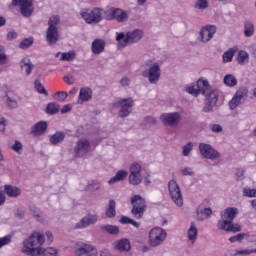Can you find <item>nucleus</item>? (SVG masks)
<instances>
[{"mask_svg":"<svg viewBox=\"0 0 256 256\" xmlns=\"http://www.w3.org/2000/svg\"><path fill=\"white\" fill-rule=\"evenodd\" d=\"M224 83L228 87H235L237 85V79L232 74H227L224 77Z\"/></svg>","mask_w":256,"mask_h":256,"instance_id":"473e14b6","label":"nucleus"},{"mask_svg":"<svg viewBox=\"0 0 256 256\" xmlns=\"http://www.w3.org/2000/svg\"><path fill=\"white\" fill-rule=\"evenodd\" d=\"M1 65H6L7 67L11 66V60L7 58L5 53H1Z\"/></svg>","mask_w":256,"mask_h":256,"instance_id":"603ef678","label":"nucleus"},{"mask_svg":"<svg viewBox=\"0 0 256 256\" xmlns=\"http://www.w3.org/2000/svg\"><path fill=\"white\" fill-rule=\"evenodd\" d=\"M142 31L141 30H134L132 32H127L126 36L124 33H117V42H119L120 44L122 43V46L125 47L128 43H136L138 41H140V39L142 38Z\"/></svg>","mask_w":256,"mask_h":256,"instance_id":"0eeeda50","label":"nucleus"},{"mask_svg":"<svg viewBox=\"0 0 256 256\" xmlns=\"http://www.w3.org/2000/svg\"><path fill=\"white\" fill-rule=\"evenodd\" d=\"M234 55H235V50L233 48H230L226 52H224V54H223L224 63L231 62Z\"/></svg>","mask_w":256,"mask_h":256,"instance_id":"e433bc0d","label":"nucleus"},{"mask_svg":"<svg viewBox=\"0 0 256 256\" xmlns=\"http://www.w3.org/2000/svg\"><path fill=\"white\" fill-rule=\"evenodd\" d=\"M64 138H65L64 132L57 131L56 133L50 136L49 141L52 145H57L61 143L64 140Z\"/></svg>","mask_w":256,"mask_h":256,"instance_id":"a878e982","label":"nucleus"},{"mask_svg":"<svg viewBox=\"0 0 256 256\" xmlns=\"http://www.w3.org/2000/svg\"><path fill=\"white\" fill-rule=\"evenodd\" d=\"M166 236L167 234L163 228H152V230L149 232V243L152 247H157L163 243Z\"/></svg>","mask_w":256,"mask_h":256,"instance_id":"6e6552de","label":"nucleus"},{"mask_svg":"<svg viewBox=\"0 0 256 256\" xmlns=\"http://www.w3.org/2000/svg\"><path fill=\"white\" fill-rule=\"evenodd\" d=\"M253 253L256 254V249L255 250H237L235 255L248 256Z\"/></svg>","mask_w":256,"mask_h":256,"instance_id":"3c124183","label":"nucleus"},{"mask_svg":"<svg viewBox=\"0 0 256 256\" xmlns=\"http://www.w3.org/2000/svg\"><path fill=\"white\" fill-rule=\"evenodd\" d=\"M76 58V53L74 51H68L62 53L61 60L71 62Z\"/></svg>","mask_w":256,"mask_h":256,"instance_id":"4c0bfd02","label":"nucleus"},{"mask_svg":"<svg viewBox=\"0 0 256 256\" xmlns=\"http://www.w3.org/2000/svg\"><path fill=\"white\" fill-rule=\"evenodd\" d=\"M238 213V208H226L222 214V220L218 221V228L233 233L240 232L241 226L232 222Z\"/></svg>","mask_w":256,"mask_h":256,"instance_id":"7ed1b4c3","label":"nucleus"},{"mask_svg":"<svg viewBox=\"0 0 256 256\" xmlns=\"http://www.w3.org/2000/svg\"><path fill=\"white\" fill-rule=\"evenodd\" d=\"M169 193L173 202L181 207L183 205V196L181 194V190L175 180H170L168 184Z\"/></svg>","mask_w":256,"mask_h":256,"instance_id":"9d476101","label":"nucleus"},{"mask_svg":"<svg viewBox=\"0 0 256 256\" xmlns=\"http://www.w3.org/2000/svg\"><path fill=\"white\" fill-rule=\"evenodd\" d=\"M127 175H128V172H125V170H119L117 172V174H115V176H113V178H111L109 180L108 183L109 184H114V183H117L119 181H123V180L126 179Z\"/></svg>","mask_w":256,"mask_h":256,"instance_id":"bb28decb","label":"nucleus"},{"mask_svg":"<svg viewBox=\"0 0 256 256\" xmlns=\"http://www.w3.org/2000/svg\"><path fill=\"white\" fill-rule=\"evenodd\" d=\"M92 98V89L89 87H83L79 92V100L82 102H88Z\"/></svg>","mask_w":256,"mask_h":256,"instance_id":"b1692460","label":"nucleus"},{"mask_svg":"<svg viewBox=\"0 0 256 256\" xmlns=\"http://www.w3.org/2000/svg\"><path fill=\"white\" fill-rule=\"evenodd\" d=\"M9 243H11V235L1 238V246L8 245Z\"/></svg>","mask_w":256,"mask_h":256,"instance_id":"5fc2aeb1","label":"nucleus"},{"mask_svg":"<svg viewBox=\"0 0 256 256\" xmlns=\"http://www.w3.org/2000/svg\"><path fill=\"white\" fill-rule=\"evenodd\" d=\"M249 55L246 51H240L238 54V63L244 64L246 61H248Z\"/></svg>","mask_w":256,"mask_h":256,"instance_id":"37998d69","label":"nucleus"},{"mask_svg":"<svg viewBox=\"0 0 256 256\" xmlns=\"http://www.w3.org/2000/svg\"><path fill=\"white\" fill-rule=\"evenodd\" d=\"M60 23V17L58 15H53L48 21V28L46 30V41L49 45H54L59 39V33L57 25Z\"/></svg>","mask_w":256,"mask_h":256,"instance_id":"20e7f679","label":"nucleus"},{"mask_svg":"<svg viewBox=\"0 0 256 256\" xmlns=\"http://www.w3.org/2000/svg\"><path fill=\"white\" fill-rule=\"evenodd\" d=\"M105 49V41L102 39H95L92 43L91 50L95 55H99L104 52Z\"/></svg>","mask_w":256,"mask_h":256,"instance_id":"412c9836","label":"nucleus"},{"mask_svg":"<svg viewBox=\"0 0 256 256\" xmlns=\"http://www.w3.org/2000/svg\"><path fill=\"white\" fill-rule=\"evenodd\" d=\"M44 241L43 234L34 232L28 240H24L22 252L28 256H56L55 248H39Z\"/></svg>","mask_w":256,"mask_h":256,"instance_id":"f257e3e1","label":"nucleus"},{"mask_svg":"<svg viewBox=\"0 0 256 256\" xmlns=\"http://www.w3.org/2000/svg\"><path fill=\"white\" fill-rule=\"evenodd\" d=\"M58 102H63L68 97V93L65 91H58L55 93Z\"/></svg>","mask_w":256,"mask_h":256,"instance_id":"c03bdc74","label":"nucleus"},{"mask_svg":"<svg viewBox=\"0 0 256 256\" xmlns=\"http://www.w3.org/2000/svg\"><path fill=\"white\" fill-rule=\"evenodd\" d=\"M33 45V37L30 38H25L23 39L20 44H19V48L20 49H28L29 47H31Z\"/></svg>","mask_w":256,"mask_h":256,"instance_id":"a19ab883","label":"nucleus"},{"mask_svg":"<svg viewBox=\"0 0 256 256\" xmlns=\"http://www.w3.org/2000/svg\"><path fill=\"white\" fill-rule=\"evenodd\" d=\"M63 81H64L66 84H68V85H73L75 79H74V77H73L72 75H66V76H64Z\"/></svg>","mask_w":256,"mask_h":256,"instance_id":"864d4df0","label":"nucleus"},{"mask_svg":"<svg viewBox=\"0 0 256 256\" xmlns=\"http://www.w3.org/2000/svg\"><path fill=\"white\" fill-rule=\"evenodd\" d=\"M142 170V166L141 164H139L138 162H134L132 163V165L130 166V174L131 175H141L140 171Z\"/></svg>","mask_w":256,"mask_h":256,"instance_id":"58836bf2","label":"nucleus"},{"mask_svg":"<svg viewBox=\"0 0 256 256\" xmlns=\"http://www.w3.org/2000/svg\"><path fill=\"white\" fill-rule=\"evenodd\" d=\"M242 99L243 95L237 92L236 96H234L232 100L229 102L230 109L235 110L240 105Z\"/></svg>","mask_w":256,"mask_h":256,"instance_id":"c756f323","label":"nucleus"},{"mask_svg":"<svg viewBox=\"0 0 256 256\" xmlns=\"http://www.w3.org/2000/svg\"><path fill=\"white\" fill-rule=\"evenodd\" d=\"M196 8L200 10H205L208 8V1L207 0H198L196 3Z\"/></svg>","mask_w":256,"mask_h":256,"instance_id":"49530a36","label":"nucleus"},{"mask_svg":"<svg viewBox=\"0 0 256 256\" xmlns=\"http://www.w3.org/2000/svg\"><path fill=\"white\" fill-rule=\"evenodd\" d=\"M72 109V107L70 106V104H66L63 106V108L61 109V113L64 114V113H68L70 112Z\"/></svg>","mask_w":256,"mask_h":256,"instance_id":"bf43d9fd","label":"nucleus"},{"mask_svg":"<svg viewBox=\"0 0 256 256\" xmlns=\"http://www.w3.org/2000/svg\"><path fill=\"white\" fill-rule=\"evenodd\" d=\"M199 150L201 155L206 159L214 160L219 157L218 151L212 148L209 144L200 143Z\"/></svg>","mask_w":256,"mask_h":256,"instance_id":"dca6fc26","label":"nucleus"},{"mask_svg":"<svg viewBox=\"0 0 256 256\" xmlns=\"http://www.w3.org/2000/svg\"><path fill=\"white\" fill-rule=\"evenodd\" d=\"M212 131H213V132H217V133L221 132V131H222L221 125H219V124H213V125H212Z\"/></svg>","mask_w":256,"mask_h":256,"instance_id":"052dcab7","label":"nucleus"},{"mask_svg":"<svg viewBox=\"0 0 256 256\" xmlns=\"http://www.w3.org/2000/svg\"><path fill=\"white\" fill-rule=\"evenodd\" d=\"M97 220H98V216H96V214H88L87 216H84V218L76 224L75 229L86 228L89 225L95 224Z\"/></svg>","mask_w":256,"mask_h":256,"instance_id":"a211bd4d","label":"nucleus"},{"mask_svg":"<svg viewBox=\"0 0 256 256\" xmlns=\"http://www.w3.org/2000/svg\"><path fill=\"white\" fill-rule=\"evenodd\" d=\"M197 233H198V230L197 228L195 227V224H191L189 230H188V238L189 240L194 243L197 239Z\"/></svg>","mask_w":256,"mask_h":256,"instance_id":"72a5a7b5","label":"nucleus"},{"mask_svg":"<svg viewBox=\"0 0 256 256\" xmlns=\"http://www.w3.org/2000/svg\"><path fill=\"white\" fill-rule=\"evenodd\" d=\"M15 39H17V32L9 31L8 34H7V40L8 41H13Z\"/></svg>","mask_w":256,"mask_h":256,"instance_id":"6e6d98bb","label":"nucleus"},{"mask_svg":"<svg viewBox=\"0 0 256 256\" xmlns=\"http://www.w3.org/2000/svg\"><path fill=\"white\" fill-rule=\"evenodd\" d=\"M129 182L131 185L137 186L142 182L141 174H130Z\"/></svg>","mask_w":256,"mask_h":256,"instance_id":"c9c22d12","label":"nucleus"},{"mask_svg":"<svg viewBox=\"0 0 256 256\" xmlns=\"http://www.w3.org/2000/svg\"><path fill=\"white\" fill-rule=\"evenodd\" d=\"M77 256H97L96 248L90 244H83L76 252Z\"/></svg>","mask_w":256,"mask_h":256,"instance_id":"aec40b11","label":"nucleus"},{"mask_svg":"<svg viewBox=\"0 0 256 256\" xmlns=\"http://www.w3.org/2000/svg\"><path fill=\"white\" fill-rule=\"evenodd\" d=\"M197 214L198 219L202 221L212 215V210L211 208H204V210H202V206H199V208H197Z\"/></svg>","mask_w":256,"mask_h":256,"instance_id":"c85d7f7f","label":"nucleus"},{"mask_svg":"<svg viewBox=\"0 0 256 256\" xmlns=\"http://www.w3.org/2000/svg\"><path fill=\"white\" fill-rule=\"evenodd\" d=\"M247 234H237V236H231V238H229V241L231 242V243H235V242H241L244 238H245V236H246Z\"/></svg>","mask_w":256,"mask_h":256,"instance_id":"09e8293b","label":"nucleus"},{"mask_svg":"<svg viewBox=\"0 0 256 256\" xmlns=\"http://www.w3.org/2000/svg\"><path fill=\"white\" fill-rule=\"evenodd\" d=\"M13 6L20 7V13L23 17L29 18L33 15L35 8L33 7V0H12Z\"/></svg>","mask_w":256,"mask_h":256,"instance_id":"1a4fd4ad","label":"nucleus"},{"mask_svg":"<svg viewBox=\"0 0 256 256\" xmlns=\"http://www.w3.org/2000/svg\"><path fill=\"white\" fill-rule=\"evenodd\" d=\"M120 222H121L122 224H130L131 218H128V216H122Z\"/></svg>","mask_w":256,"mask_h":256,"instance_id":"0e129e2a","label":"nucleus"},{"mask_svg":"<svg viewBox=\"0 0 256 256\" xmlns=\"http://www.w3.org/2000/svg\"><path fill=\"white\" fill-rule=\"evenodd\" d=\"M120 106V117H127L132 112V107L134 106V101L131 97L123 98L118 101Z\"/></svg>","mask_w":256,"mask_h":256,"instance_id":"ddd939ff","label":"nucleus"},{"mask_svg":"<svg viewBox=\"0 0 256 256\" xmlns=\"http://www.w3.org/2000/svg\"><path fill=\"white\" fill-rule=\"evenodd\" d=\"M59 109L60 107L58 104L51 102V103H48L46 107V113L50 115H55L59 112Z\"/></svg>","mask_w":256,"mask_h":256,"instance_id":"f704fd0d","label":"nucleus"},{"mask_svg":"<svg viewBox=\"0 0 256 256\" xmlns=\"http://www.w3.org/2000/svg\"><path fill=\"white\" fill-rule=\"evenodd\" d=\"M193 144L192 142H188L186 145L183 146V155L188 156L192 151Z\"/></svg>","mask_w":256,"mask_h":256,"instance_id":"8fccbe9b","label":"nucleus"},{"mask_svg":"<svg viewBox=\"0 0 256 256\" xmlns=\"http://www.w3.org/2000/svg\"><path fill=\"white\" fill-rule=\"evenodd\" d=\"M47 129V123L45 121L37 122L31 130V133L36 136H41Z\"/></svg>","mask_w":256,"mask_h":256,"instance_id":"5701e85b","label":"nucleus"},{"mask_svg":"<svg viewBox=\"0 0 256 256\" xmlns=\"http://www.w3.org/2000/svg\"><path fill=\"white\" fill-rule=\"evenodd\" d=\"M34 86H35L36 91H37L39 94H43V95H45V96H48V92L46 91V89L44 88V86L41 84V81H40V80H35V81H34Z\"/></svg>","mask_w":256,"mask_h":256,"instance_id":"ea45409f","label":"nucleus"},{"mask_svg":"<svg viewBox=\"0 0 256 256\" xmlns=\"http://www.w3.org/2000/svg\"><path fill=\"white\" fill-rule=\"evenodd\" d=\"M90 142L86 138H81L77 141L74 152L77 157H83L90 151Z\"/></svg>","mask_w":256,"mask_h":256,"instance_id":"4468645a","label":"nucleus"},{"mask_svg":"<svg viewBox=\"0 0 256 256\" xmlns=\"http://www.w3.org/2000/svg\"><path fill=\"white\" fill-rule=\"evenodd\" d=\"M18 99L19 96H17L13 90L6 91V95L3 97V101L9 109H15L19 106L17 102Z\"/></svg>","mask_w":256,"mask_h":256,"instance_id":"f3484780","label":"nucleus"},{"mask_svg":"<svg viewBox=\"0 0 256 256\" xmlns=\"http://www.w3.org/2000/svg\"><path fill=\"white\" fill-rule=\"evenodd\" d=\"M145 124H156V120L152 116H147L144 120Z\"/></svg>","mask_w":256,"mask_h":256,"instance_id":"13d9d810","label":"nucleus"},{"mask_svg":"<svg viewBox=\"0 0 256 256\" xmlns=\"http://www.w3.org/2000/svg\"><path fill=\"white\" fill-rule=\"evenodd\" d=\"M131 248L129 240L126 238H123L122 240H118L115 243V249L124 252V251H129Z\"/></svg>","mask_w":256,"mask_h":256,"instance_id":"393cba45","label":"nucleus"},{"mask_svg":"<svg viewBox=\"0 0 256 256\" xmlns=\"http://www.w3.org/2000/svg\"><path fill=\"white\" fill-rule=\"evenodd\" d=\"M129 82H130V80H129L128 77H123V78L121 79V81H120V84H121L123 87H126V86L129 85Z\"/></svg>","mask_w":256,"mask_h":256,"instance_id":"680f3d73","label":"nucleus"},{"mask_svg":"<svg viewBox=\"0 0 256 256\" xmlns=\"http://www.w3.org/2000/svg\"><path fill=\"white\" fill-rule=\"evenodd\" d=\"M106 18L107 20H116L117 22L122 23L128 19V14L120 8L112 7L107 10Z\"/></svg>","mask_w":256,"mask_h":256,"instance_id":"9b49d317","label":"nucleus"},{"mask_svg":"<svg viewBox=\"0 0 256 256\" xmlns=\"http://www.w3.org/2000/svg\"><path fill=\"white\" fill-rule=\"evenodd\" d=\"M95 186V188H92V191L98 190L101 187V184L99 182H92V184H88V189H91V186Z\"/></svg>","mask_w":256,"mask_h":256,"instance_id":"e2e57ef3","label":"nucleus"},{"mask_svg":"<svg viewBox=\"0 0 256 256\" xmlns=\"http://www.w3.org/2000/svg\"><path fill=\"white\" fill-rule=\"evenodd\" d=\"M243 194L244 196L246 197H250V198H253V197H256V190L255 189H250V188H245L243 190Z\"/></svg>","mask_w":256,"mask_h":256,"instance_id":"de8ad7c7","label":"nucleus"},{"mask_svg":"<svg viewBox=\"0 0 256 256\" xmlns=\"http://www.w3.org/2000/svg\"><path fill=\"white\" fill-rule=\"evenodd\" d=\"M5 192L9 197H18L21 195V190L16 188V186H5Z\"/></svg>","mask_w":256,"mask_h":256,"instance_id":"2f4dec72","label":"nucleus"},{"mask_svg":"<svg viewBox=\"0 0 256 256\" xmlns=\"http://www.w3.org/2000/svg\"><path fill=\"white\" fill-rule=\"evenodd\" d=\"M245 237H247V240L250 243H255L256 242V234L254 236H250V234H247Z\"/></svg>","mask_w":256,"mask_h":256,"instance_id":"69168bd1","label":"nucleus"},{"mask_svg":"<svg viewBox=\"0 0 256 256\" xmlns=\"http://www.w3.org/2000/svg\"><path fill=\"white\" fill-rule=\"evenodd\" d=\"M181 173H182L184 176H191V175L193 174L191 168H189V167L183 168V170H181Z\"/></svg>","mask_w":256,"mask_h":256,"instance_id":"4d7b16f0","label":"nucleus"},{"mask_svg":"<svg viewBox=\"0 0 256 256\" xmlns=\"http://www.w3.org/2000/svg\"><path fill=\"white\" fill-rule=\"evenodd\" d=\"M104 10L95 7L93 9H83L80 13L81 17L85 20L86 24L92 25V24H98L103 19Z\"/></svg>","mask_w":256,"mask_h":256,"instance_id":"39448f33","label":"nucleus"},{"mask_svg":"<svg viewBox=\"0 0 256 256\" xmlns=\"http://www.w3.org/2000/svg\"><path fill=\"white\" fill-rule=\"evenodd\" d=\"M105 215L108 218H114L116 216V202L114 200L109 201L108 208H106Z\"/></svg>","mask_w":256,"mask_h":256,"instance_id":"cd10ccee","label":"nucleus"},{"mask_svg":"<svg viewBox=\"0 0 256 256\" xmlns=\"http://www.w3.org/2000/svg\"><path fill=\"white\" fill-rule=\"evenodd\" d=\"M143 77L148 78L151 84H156L160 78L161 70L158 63H154L150 66L149 70H145L142 73Z\"/></svg>","mask_w":256,"mask_h":256,"instance_id":"f8f14e48","label":"nucleus"},{"mask_svg":"<svg viewBox=\"0 0 256 256\" xmlns=\"http://www.w3.org/2000/svg\"><path fill=\"white\" fill-rule=\"evenodd\" d=\"M11 149L18 154H21V150H23V144L19 141H15V143L11 146Z\"/></svg>","mask_w":256,"mask_h":256,"instance_id":"a18cd8bd","label":"nucleus"},{"mask_svg":"<svg viewBox=\"0 0 256 256\" xmlns=\"http://www.w3.org/2000/svg\"><path fill=\"white\" fill-rule=\"evenodd\" d=\"M20 68L25 71L27 76H29L33 72V68H35V65H33L31 59L25 57L20 61Z\"/></svg>","mask_w":256,"mask_h":256,"instance_id":"4be33fe9","label":"nucleus"},{"mask_svg":"<svg viewBox=\"0 0 256 256\" xmlns=\"http://www.w3.org/2000/svg\"><path fill=\"white\" fill-rule=\"evenodd\" d=\"M244 173H245V170H242V168H239V169L237 170V172H236V176H237L238 178H241V177H243Z\"/></svg>","mask_w":256,"mask_h":256,"instance_id":"338daca9","label":"nucleus"},{"mask_svg":"<svg viewBox=\"0 0 256 256\" xmlns=\"http://www.w3.org/2000/svg\"><path fill=\"white\" fill-rule=\"evenodd\" d=\"M186 92L197 97L199 94L206 96V101L208 104L216 105L218 101V91L216 89H211L208 80L199 79L197 81V88L194 86H189Z\"/></svg>","mask_w":256,"mask_h":256,"instance_id":"f03ea898","label":"nucleus"},{"mask_svg":"<svg viewBox=\"0 0 256 256\" xmlns=\"http://www.w3.org/2000/svg\"><path fill=\"white\" fill-rule=\"evenodd\" d=\"M216 33V27L214 25H207L202 28L200 32L202 42H208L213 38V35Z\"/></svg>","mask_w":256,"mask_h":256,"instance_id":"6ab92c4d","label":"nucleus"},{"mask_svg":"<svg viewBox=\"0 0 256 256\" xmlns=\"http://www.w3.org/2000/svg\"><path fill=\"white\" fill-rule=\"evenodd\" d=\"M100 256H111L108 250H103L100 253Z\"/></svg>","mask_w":256,"mask_h":256,"instance_id":"774afa93","label":"nucleus"},{"mask_svg":"<svg viewBox=\"0 0 256 256\" xmlns=\"http://www.w3.org/2000/svg\"><path fill=\"white\" fill-rule=\"evenodd\" d=\"M131 204L133 206L131 211L132 215L136 219H141L147 208L144 198H141V196H139L138 194H135V196H132L131 198Z\"/></svg>","mask_w":256,"mask_h":256,"instance_id":"423d86ee","label":"nucleus"},{"mask_svg":"<svg viewBox=\"0 0 256 256\" xmlns=\"http://www.w3.org/2000/svg\"><path fill=\"white\" fill-rule=\"evenodd\" d=\"M244 34L245 37H252L255 33V27L254 24L251 21H246L244 24Z\"/></svg>","mask_w":256,"mask_h":256,"instance_id":"7c9ffc66","label":"nucleus"},{"mask_svg":"<svg viewBox=\"0 0 256 256\" xmlns=\"http://www.w3.org/2000/svg\"><path fill=\"white\" fill-rule=\"evenodd\" d=\"M160 119L164 125L174 127L180 122L181 116L178 112L163 113Z\"/></svg>","mask_w":256,"mask_h":256,"instance_id":"2eb2a0df","label":"nucleus"},{"mask_svg":"<svg viewBox=\"0 0 256 256\" xmlns=\"http://www.w3.org/2000/svg\"><path fill=\"white\" fill-rule=\"evenodd\" d=\"M102 229L112 235L119 233V228H117V226H111L109 224L107 226H102Z\"/></svg>","mask_w":256,"mask_h":256,"instance_id":"79ce46f5","label":"nucleus"}]
</instances>
